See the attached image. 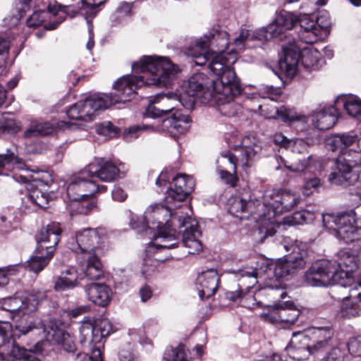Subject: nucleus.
<instances>
[{"instance_id": "0e129e2a", "label": "nucleus", "mask_w": 361, "mask_h": 361, "mask_svg": "<svg viewBox=\"0 0 361 361\" xmlns=\"http://www.w3.org/2000/svg\"><path fill=\"white\" fill-rule=\"evenodd\" d=\"M320 185V180L317 178H310L306 180L302 187V193L305 196L313 194Z\"/></svg>"}, {"instance_id": "6ab92c4d", "label": "nucleus", "mask_w": 361, "mask_h": 361, "mask_svg": "<svg viewBox=\"0 0 361 361\" xmlns=\"http://www.w3.org/2000/svg\"><path fill=\"white\" fill-rule=\"evenodd\" d=\"M173 224L174 227H178L179 229L185 228V230L183 231V243L189 249L188 253L195 254L202 250V246L200 240L201 232L198 229L197 221L192 219L187 212L184 215H178L177 224L173 221Z\"/></svg>"}, {"instance_id": "f8f14e48", "label": "nucleus", "mask_w": 361, "mask_h": 361, "mask_svg": "<svg viewBox=\"0 0 361 361\" xmlns=\"http://www.w3.org/2000/svg\"><path fill=\"white\" fill-rule=\"evenodd\" d=\"M305 282L307 285L328 287L335 284L342 286L343 279L341 276L336 262L323 259L314 262L305 272Z\"/></svg>"}, {"instance_id": "bf43d9fd", "label": "nucleus", "mask_w": 361, "mask_h": 361, "mask_svg": "<svg viewBox=\"0 0 361 361\" xmlns=\"http://www.w3.org/2000/svg\"><path fill=\"white\" fill-rule=\"evenodd\" d=\"M314 23L317 25V27L319 28L321 32L327 37L331 26V20L329 13L327 12H322L317 17V20Z\"/></svg>"}, {"instance_id": "a878e982", "label": "nucleus", "mask_w": 361, "mask_h": 361, "mask_svg": "<svg viewBox=\"0 0 361 361\" xmlns=\"http://www.w3.org/2000/svg\"><path fill=\"white\" fill-rule=\"evenodd\" d=\"M190 118L180 111H176L172 115L162 121L158 130L166 132L170 136L177 137L186 133L190 128Z\"/></svg>"}, {"instance_id": "0eeeda50", "label": "nucleus", "mask_w": 361, "mask_h": 361, "mask_svg": "<svg viewBox=\"0 0 361 361\" xmlns=\"http://www.w3.org/2000/svg\"><path fill=\"white\" fill-rule=\"evenodd\" d=\"M262 150L259 140L255 136H245L240 144L234 147V154L229 152L222 154L217 159V171L229 168L235 173L237 164L250 167L259 158Z\"/></svg>"}, {"instance_id": "603ef678", "label": "nucleus", "mask_w": 361, "mask_h": 361, "mask_svg": "<svg viewBox=\"0 0 361 361\" xmlns=\"http://www.w3.org/2000/svg\"><path fill=\"white\" fill-rule=\"evenodd\" d=\"M85 348L90 351L91 355L89 356L88 353H79L76 355L71 354V356L75 359V361H102V353L99 347L91 345L88 343H82Z\"/></svg>"}, {"instance_id": "72a5a7b5", "label": "nucleus", "mask_w": 361, "mask_h": 361, "mask_svg": "<svg viewBox=\"0 0 361 361\" xmlns=\"http://www.w3.org/2000/svg\"><path fill=\"white\" fill-rule=\"evenodd\" d=\"M208 84V79L206 78L204 76V82L202 84V89L204 90L209 91L211 93V97L208 98V99H205V102L203 101V98L199 99V102L202 104H207L209 101H211L212 99H214L218 106H219V110L221 112V114L228 116H235L238 114V112L240 110V106L239 104H237L234 102H233L234 98L237 97L238 95H234L232 99H221L219 98V93L214 92V91H212L210 88H208L207 85Z\"/></svg>"}, {"instance_id": "6e6552de", "label": "nucleus", "mask_w": 361, "mask_h": 361, "mask_svg": "<svg viewBox=\"0 0 361 361\" xmlns=\"http://www.w3.org/2000/svg\"><path fill=\"white\" fill-rule=\"evenodd\" d=\"M283 51L284 57L279 61V67L288 77L296 74L300 63L310 71L321 66V54L313 47L300 49L296 44H290L283 48Z\"/></svg>"}, {"instance_id": "864d4df0", "label": "nucleus", "mask_w": 361, "mask_h": 361, "mask_svg": "<svg viewBox=\"0 0 361 361\" xmlns=\"http://www.w3.org/2000/svg\"><path fill=\"white\" fill-rule=\"evenodd\" d=\"M162 361H188L185 346L179 345L176 348H166Z\"/></svg>"}, {"instance_id": "473e14b6", "label": "nucleus", "mask_w": 361, "mask_h": 361, "mask_svg": "<svg viewBox=\"0 0 361 361\" xmlns=\"http://www.w3.org/2000/svg\"><path fill=\"white\" fill-rule=\"evenodd\" d=\"M25 164L19 157L18 147L12 145L7 148L5 153L0 154V175L8 176L13 170L25 169Z\"/></svg>"}, {"instance_id": "680f3d73", "label": "nucleus", "mask_w": 361, "mask_h": 361, "mask_svg": "<svg viewBox=\"0 0 361 361\" xmlns=\"http://www.w3.org/2000/svg\"><path fill=\"white\" fill-rule=\"evenodd\" d=\"M346 350L353 356L361 357V337H352L345 343Z\"/></svg>"}, {"instance_id": "aec40b11", "label": "nucleus", "mask_w": 361, "mask_h": 361, "mask_svg": "<svg viewBox=\"0 0 361 361\" xmlns=\"http://www.w3.org/2000/svg\"><path fill=\"white\" fill-rule=\"evenodd\" d=\"M33 174L30 176H20L23 178V181L31 182L28 190L27 200L30 201L33 204L39 207L46 208L48 205L49 196L47 192L43 191L39 187H45L49 178V174L44 171L33 170Z\"/></svg>"}, {"instance_id": "c756f323", "label": "nucleus", "mask_w": 361, "mask_h": 361, "mask_svg": "<svg viewBox=\"0 0 361 361\" xmlns=\"http://www.w3.org/2000/svg\"><path fill=\"white\" fill-rule=\"evenodd\" d=\"M298 22L300 18L291 12L281 11L265 31L271 37H277L285 31L294 28Z\"/></svg>"}, {"instance_id": "412c9836", "label": "nucleus", "mask_w": 361, "mask_h": 361, "mask_svg": "<svg viewBox=\"0 0 361 361\" xmlns=\"http://www.w3.org/2000/svg\"><path fill=\"white\" fill-rule=\"evenodd\" d=\"M38 301L35 295L25 294L20 296L9 297L0 300V308L15 316H23L37 309Z\"/></svg>"}, {"instance_id": "c85d7f7f", "label": "nucleus", "mask_w": 361, "mask_h": 361, "mask_svg": "<svg viewBox=\"0 0 361 361\" xmlns=\"http://www.w3.org/2000/svg\"><path fill=\"white\" fill-rule=\"evenodd\" d=\"M337 114L333 105H319L311 114L312 125L320 130H329L336 123Z\"/></svg>"}, {"instance_id": "49530a36", "label": "nucleus", "mask_w": 361, "mask_h": 361, "mask_svg": "<svg viewBox=\"0 0 361 361\" xmlns=\"http://www.w3.org/2000/svg\"><path fill=\"white\" fill-rule=\"evenodd\" d=\"M314 219L315 214L313 212L303 209L283 218L281 225L295 226L309 224L313 221Z\"/></svg>"}, {"instance_id": "58836bf2", "label": "nucleus", "mask_w": 361, "mask_h": 361, "mask_svg": "<svg viewBox=\"0 0 361 361\" xmlns=\"http://www.w3.org/2000/svg\"><path fill=\"white\" fill-rule=\"evenodd\" d=\"M0 353L7 355L13 361H40L35 353L20 346L15 342L11 345V341L3 348Z\"/></svg>"}, {"instance_id": "39448f33", "label": "nucleus", "mask_w": 361, "mask_h": 361, "mask_svg": "<svg viewBox=\"0 0 361 361\" xmlns=\"http://www.w3.org/2000/svg\"><path fill=\"white\" fill-rule=\"evenodd\" d=\"M331 335L332 328L330 326L312 327L306 333H293L286 350L293 360H302L308 354L323 352Z\"/></svg>"}, {"instance_id": "6e6d98bb", "label": "nucleus", "mask_w": 361, "mask_h": 361, "mask_svg": "<svg viewBox=\"0 0 361 361\" xmlns=\"http://www.w3.org/2000/svg\"><path fill=\"white\" fill-rule=\"evenodd\" d=\"M12 338V325L8 322L0 321V350L6 346Z\"/></svg>"}, {"instance_id": "4be33fe9", "label": "nucleus", "mask_w": 361, "mask_h": 361, "mask_svg": "<svg viewBox=\"0 0 361 361\" xmlns=\"http://www.w3.org/2000/svg\"><path fill=\"white\" fill-rule=\"evenodd\" d=\"M120 169L112 162L103 158H97L88 164L82 175L87 173L90 177H97L104 182H111L120 177Z\"/></svg>"}, {"instance_id": "a19ab883", "label": "nucleus", "mask_w": 361, "mask_h": 361, "mask_svg": "<svg viewBox=\"0 0 361 361\" xmlns=\"http://www.w3.org/2000/svg\"><path fill=\"white\" fill-rule=\"evenodd\" d=\"M50 249V251L41 252L38 249V245L37 246L35 255L30 257L27 262V267L30 271L37 274L47 266L54 256L53 249Z\"/></svg>"}, {"instance_id": "dca6fc26", "label": "nucleus", "mask_w": 361, "mask_h": 361, "mask_svg": "<svg viewBox=\"0 0 361 361\" xmlns=\"http://www.w3.org/2000/svg\"><path fill=\"white\" fill-rule=\"evenodd\" d=\"M300 313V310L293 302L287 301L264 311L260 317L265 322L281 324L283 327L288 328L298 321Z\"/></svg>"}, {"instance_id": "f03ea898", "label": "nucleus", "mask_w": 361, "mask_h": 361, "mask_svg": "<svg viewBox=\"0 0 361 361\" xmlns=\"http://www.w3.org/2000/svg\"><path fill=\"white\" fill-rule=\"evenodd\" d=\"M300 197L290 190H267L263 195V202L257 205V215L260 226L259 232L265 237L272 236L281 221L276 219L281 213L290 211L300 202Z\"/></svg>"}, {"instance_id": "052dcab7", "label": "nucleus", "mask_w": 361, "mask_h": 361, "mask_svg": "<svg viewBox=\"0 0 361 361\" xmlns=\"http://www.w3.org/2000/svg\"><path fill=\"white\" fill-rule=\"evenodd\" d=\"M95 130L97 134L106 137H112L116 134V128L110 122L96 124Z\"/></svg>"}, {"instance_id": "a211bd4d", "label": "nucleus", "mask_w": 361, "mask_h": 361, "mask_svg": "<svg viewBox=\"0 0 361 361\" xmlns=\"http://www.w3.org/2000/svg\"><path fill=\"white\" fill-rule=\"evenodd\" d=\"M336 171L331 173L329 180L336 185H353L360 178V166L357 160L339 157L336 161Z\"/></svg>"}, {"instance_id": "774afa93", "label": "nucleus", "mask_w": 361, "mask_h": 361, "mask_svg": "<svg viewBox=\"0 0 361 361\" xmlns=\"http://www.w3.org/2000/svg\"><path fill=\"white\" fill-rule=\"evenodd\" d=\"M308 145L306 142L301 139L291 140L290 149L294 153L302 154L307 152Z\"/></svg>"}, {"instance_id": "f704fd0d", "label": "nucleus", "mask_w": 361, "mask_h": 361, "mask_svg": "<svg viewBox=\"0 0 361 361\" xmlns=\"http://www.w3.org/2000/svg\"><path fill=\"white\" fill-rule=\"evenodd\" d=\"M269 37L264 29L258 30H252L247 28L242 27L240 30L239 35L234 39L233 45L235 51H242L246 47H252L255 46L254 42L255 41H262Z\"/></svg>"}, {"instance_id": "69168bd1", "label": "nucleus", "mask_w": 361, "mask_h": 361, "mask_svg": "<svg viewBox=\"0 0 361 361\" xmlns=\"http://www.w3.org/2000/svg\"><path fill=\"white\" fill-rule=\"evenodd\" d=\"M31 0H17L16 3L18 14L15 16V21L17 22L30 8Z\"/></svg>"}, {"instance_id": "338daca9", "label": "nucleus", "mask_w": 361, "mask_h": 361, "mask_svg": "<svg viewBox=\"0 0 361 361\" xmlns=\"http://www.w3.org/2000/svg\"><path fill=\"white\" fill-rule=\"evenodd\" d=\"M219 176L222 180H224L226 184L231 185V187H235L238 180V178L235 176V173H231L228 171V170H224V169H220V171H218Z\"/></svg>"}, {"instance_id": "2f4dec72", "label": "nucleus", "mask_w": 361, "mask_h": 361, "mask_svg": "<svg viewBox=\"0 0 361 361\" xmlns=\"http://www.w3.org/2000/svg\"><path fill=\"white\" fill-rule=\"evenodd\" d=\"M261 112L267 118L281 119V121L291 123L295 121L307 122V118L302 114H298L295 110L288 109L284 106L280 108L276 106L267 107L264 105H260Z\"/></svg>"}, {"instance_id": "9b49d317", "label": "nucleus", "mask_w": 361, "mask_h": 361, "mask_svg": "<svg viewBox=\"0 0 361 361\" xmlns=\"http://www.w3.org/2000/svg\"><path fill=\"white\" fill-rule=\"evenodd\" d=\"M106 232L102 228H86L75 231L68 241V247L82 257L95 254H104L106 250Z\"/></svg>"}, {"instance_id": "2eb2a0df", "label": "nucleus", "mask_w": 361, "mask_h": 361, "mask_svg": "<svg viewBox=\"0 0 361 361\" xmlns=\"http://www.w3.org/2000/svg\"><path fill=\"white\" fill-rule=\"evenodd\" d=\"M113 331V326L109 319L92 320L87 317L80 327V341L81 343H88L90 346L92 344L95 345Z\"/></svg>"}, {"instance_id": "a18cd8bd", "label": "nucleus", "mask_w": 361, "mask_h": 361, "mask_svg": "<svg viewBox=\"0 0 361 361\" xmlns=\"http://www.w3.org/2000/svg\"><path fill=\"white\" fill-rule=\"evenodd\" d=\"M358 140L355 134H338L331 136L328 140L329 149L333 152L341 151L351 146Z\"/></svg>"}, {"instance_id": "c03bdc74", "label": "nucleus", "mask_w": 361, "mask_h": 361, "mask_svg": "<svg viewBox=\"0 0 361 361\" xmlns=\"http://www.w3.org/2000/svg\"><path fill=\"white\" fill-rule=\"evenodd\" d=\"M101 255L95 254L82 257L86 264L83 273L81 274L90 280H97L102 275V263L99 259Z\"/></svg>"}, {"instance_id": "e2e57ef3", "label": "nucleus", "mask_w": 361, "mask_h": 361, "mask_svg": "<svg viewBox=\"0 0 361 361\" xmlns=\"http://www.w3.org/2000/svg\"><path fill=\"white\" fill-rule=\"evenodd\" d=\"M148 128L154 129L153 127H149L145 125L130 127L124 132L123 137L127 142H130L138 137L142 131Z\"/></svg>"}, {"instance_id": "b1692460", "label": "nucleus", "mask_w": 361, "mask_h": 361, "mask_svg": "<svg viewBox=\"0 0 361 361\" xmlns=\"http://www.w3.org/2000/svg\"><path fill=\"white\" fill-rule=\"evenodd\" d=\"M64 20V13L61 9L49 6L47 11L34 12L27 20L28 27H36L42 24L47 30H54Z\"/></svg>"}, {"instance_id": "7ed1b4c3", "label": "nucleus", "mask_w": 361, "mask_h": 361, "mask_svg": "<svg viewBox=\"0 0 361 361\" xmlns=\"http://www.w3.org/2000/svg\"><path fill=\"white\" fill-rule=\"evenodd\" d=\"M209 67L216 78L212 82V91L220 94L219 98L231 99L239 95L242 88L239 79L232 67L237 60L236 53L232 50L226 53H209Z\"/></svg>"}, {"instance_id": "ddd939ff", "label": "nucleus", "mask_w": 361, "mask_h": 361, "mask_svg": "<svg viewBox=\"0 0 361 361\" xmlns=\"http://www.w3.org/2000/svg\"><path fill=\"white\" fill-rule=\"evenodd\" d=\"M170 178L168 172L162 171L156 180L159 187L168 188L164 201L169 204L183 202L195 189V182L192 176L178 174L173 178L169 187Z\"/></svg>"}, {"instance_id": "5701e85b", "label": "nucleus", "mask_w": 361, "mask_h": 361, "mask_svg": "<svg viewBox=\"0 0 361 361\" xmlns=\"http://www.w3.org/2000/svg\"><path fill=\"white\" fill-rule=\"evenodd\" d=\"M337 315L345 319L361 317V283L349 290V294L341 300Z\"/></svg>"}, {"instance_id": "4d7b16f0", "label": "nucleus", "mask_w": 361, "mask_h": 361, "mask_svg": "<svg viewBox=\"0 0 361 361\" xmlns=\"http://www.w3.org/2000/svg\"><path fill=\"white\" fill-rule=\"evenodd\" d=\"M159 261L150 258H145L144 259V264L142 269V274L145 279H151L154 274L158 271L157 264Z\"/></svg>"}, {"instance_id": "393cba45", "label": "nucleus", "mask_w": 361, "mask_h": 361, "mask_svg": "<svg viewBox=\"0 0 361 361\" xmlns=\"http://www.w3.org/2000/svg\"><path fill=\"white\" fill-rule=\"evenodd\" d=\"M220 276L215 269H209L197 275L196 288L201 300H206L212 296L217 290Z\"/></svg>"}, {"instance_id": "9d476101", "label": "nucleus", "mask_w": 361, "mask_h": 361, "mask_svg": "<svg viewBox=\"0 0 361 361\" xmlns=\"http://www.w3.org/2000/svg\"><path fill=\"white\" fill-rule=\"evenodd\" d=\"M283 247L288 255L279 259L275 264L274 273L277 278H283L303 269L307 263V245L301 241L286 237Z\"/></svg>"}, {"instance_id": "20e7f679", "label": "nucleus", "mask_w": 361, "mask_h": 361, "mask_svg": "<svg viewBox=\"0 0 361 361\" xmlns=\"http://www.w3.org/2000/svg\"><path fill=\"white\" fill-rule=\"evenodd\" d=\"M203 82L204 74H194L182 87L178 99L173 94H158L154 97L153 103L161 106L164 110L165 115L179 111L177 109L180 104L187 109H192L195 104L199 102L200 98H203V101L205 102V99L211 97L209 91L202 89Z\"/></svg>"}, {"instance_id": "423d86ee", "label": "nucleus", "mask_w": 361, "mask_h": 361, "mask_svg": "<svg viewBox=\"0 0 361 361\" xmlns=\"http://www.w3.org/2000/svg\"><path fill=\"white\" fill-rule=\"evenodd\" d=\"M166 205L161 204H151L145 212L143 221L138 224L133 218L131 219L130 225L133 229L138 232L151 230H159L166 227L174 226L173 221L177 224L178 215H184L190 210L188 205L185 204L180 207V211L172 214L171 210L176 207V203L169 204L166 201Z\"/></svg>"}, {"instance_id": "3c124183", "label": "nucleus", "mask_w": 361, "mask_h": 361, "mask_svg": "<svg viewBox=\"0 0 361 361\" xmlns=\"http://www.w3.org/2000/svg\"><path fill=\"white\" fill-rule=\"evenodd\" d=\"M80 185L78 191L80 192L81 200L92 196L95 192H102L106 190L105 185H97L94 181L87 180L80 177Z\"/></svg>"}, {"instance_id": "c9c22d12", "label": "nucleus", "mask_w": 361, "mask_h": 361, "mask_svg": "<svg viewBox=\"0 0 361 361\" xmlns=\"http://www.w3.org/2000/svg\"><path fill=\"white\" fill-rule=\"evenodd\" d=\"M156 242H151L147 247V252L151 253L159 248L172 249L177 246L176 231L171 227H166L157 230Z\"/></svg>"}, {"instance_id": "4c0bfd02", "label": "nucleus", "mask_w": 361, "mask_h": 361, "mask_svg": "<svg viewBox=\"0 0 361 361\" xmlns=\"http://www.w3.org/2000/svg\"><path fill=\"white\" fill-rule=\"evenodd\" d=\"M330 348L321 361H344L348 356L345 343L341 339L334 336V331L332 329V335L328 341L324 350Z\"/></svg>"}, {"instance_id": "13d9d810", "label": "nucleus", "mask_w": 361, "mask_h": 361, "mask_svg": "<svg viewBox=\"0 0 361 361\" xmlns=\"http://www.w3.org/2000/svg\"><path fill=\"white\" fill-rule=\"evenodd\" d=\"M19 264L8 265L0 268V286H4L8 283V277L15 275L20 271Z\"/></svg>"}, {"instance_id": "7c9ffc66", "label": "nucleus", "mask_w": 361, "mask_h": 361, "mask_svg": "<svg viewBox=\"0 0 361 361\" xmlns=\"http://www.w3.org/2000/svg\"><path fill=\"white\" fill-rule=\"evenodd\" d=\"M301 30L299 32L300 39L306 44H312L326 37L314 23V18L309 14L300 17Z\"/></svg>"}, {"instance_id": "4468645a", "label": "nucleus", "mask_w": 361, "mask_h": 361, "mask_svg": "<svg viewBox=\"0 0 361 361\" xmlns=\"http://www.w3.org/2000/svg\"><path fill=\"white\" fill-rule=\"evenodd\" d=\"M322 220L325 227L336 231L338 236L346 243L361 239V226L352 213L325 214Z\"/></svg>"}, {"instance_id": "79ce46f5", "label": "nucleus", "mask_w": 361, "mask_h": 361, "mask_svg": "<svg viewBox=\"0 0 361 361\" xmlns=\"http://www.w3.org/2000/svg\"><path fill=\"white\" fill-rule=\"evenodd\" d=\"M47 338L61 344L64 350L68 353L74 354L75 345L72 336L69 333L57 327H51V330L47 331Z\"/></svg>"}, {"instance_id": "37998d69", "label": "nucleus", "mask_w": 361, "mask_h": 361, "mask_svg": "<svg viewBox=\"0 0 361 361\" xmlns=\"http://www.w3.org/2000/svg\"><path fill=\"white\" fill-rule=\"evenodd\" d=\"M252 203L247 202L245 199L240 195L231 197L228 200V210L230 214L236 217L243 218V214L250 212L255 214V212L251 209Z\"/></svg>"}, {"instance_id": "09e8293b", "label": "nucleus", "mask_w": 361, "mask_h": 361, "mask_svg": "<svg viewBox=\"0 0 361 361\" xmlns=\"http://www.w3.org/2000/svg\"><path fill=\"white\" fill-rule=\"evenodd\" d=\"M55 130L54 125L48 122L39 123L34 121L31 126L24 132L25 137H32L51 134Z\"/></svg>"}, {"instance_id": "8fccbe9b", "label": "nucleus", "mask_w": 361, "mask_h": 361, "mask_svg": "<svg viewBox=\"0 0 361 361\" xmlns=\"http://www.w3.org/2000/svg\"><path fill=\"white\" fill-rule=\"evenodd\" d=\"M60 6L73 7L74 12L90 8L93 9L103 4V1L97 0H60Z\"/></svg>"}, {"instance_id": "ea45409f", "label": "nucleus", "mask_w": 361, "mask_h": 361, "mask_svg": "<svg viewBox=\"0 0 361 361\" xmlns=\"http://www.w3.org/2000/svg\"><path fill=\"white\" fill-rule=\"evenodd\" d=\"M82 274L79 273L74 267H69L61 271L58 279L55 282L54 288L56 290H64L72 288L78 285L79 281L82 279Z\"/></svg>"}, {"instance_id": "f257e3e1", "label": "nucleus", "mask_w": 361, "mask_h": 361, "mask_svg": "<svg viewBox=\"0 0 361 361\" xmlns=\"http://www.w3.org/2000/svg\"><path fill=\"white\" fill-rule=\"evenodd\" d=\"M132 68L135 72L142 73V75L121 77L114 85L113 94H95L79 100L66 111L68 118L78 122L92 121L96 111L130 100L136 90L143 85L167 87L179 71L168 58L153 56H144L132 64Z\"/></svg>"}, {"instance_id": "cd10ccee", "label": "nucleus", "mask_w": 361, "mask_h": 361, "mask_svg": "<svg viewBox=\"0 0 361 361\" xmlns=\"http://www.w3.org/2000/svg\"><path fill=\"white\" fill-rule=\"evenodd\" d=\"M80 185V177L75 178L73 180L68 183L66 186V193L68 198L71 201L70 204L71 214H87L88 212L95 207L94 202H80V192L78 191V186Z\"/></svg>"}, {"instance_id": "e433bc0d", "label": "nucleus", "mask_w": 361, "mask_h": 361, "mask_svg": "<svg viewBox=\"0 0 361 361\" xmlns=\"http://www.w3.org/2000/svg\"><path fill=\"white\" fill-rule=\"evenodd\" d=\"M85 290L87 299L97 305L104 307L111 300L112 291L106 284L92 283L87 285Z\"/></svg>"}, {"instance_id": "5fc2aeb1", "label": "nucleus", "mask_w": 361, "mask_h": 361, "mask_svg": "<svg viewBox=\"0 0 361 361\" xmlns=\"http://www.w3.org/2000/svg\"><path fill=\"white\" fill-rule=\"evenodd\" d=\"M20 130L19 123L13 118L4 116L0 120V133L15 134Z\"/></svg>"}, {"instance_id": "de8ad7c7", "label": "nucleus", "mask_w": 361, "mask_h": 361, "mask_svg": "<svg viewBox=\"0 0 361 361\" xmlns=\"http://www.w3.org/2000/svg\"><path fill=\"white\" fill-rule=\"evenodd\" d=\"M342 102L348 114L355 118L361 119V100L355 96L339 97L336 103Z\"/></svg>"}, {"instance_id": "f3484780", "label": "nucleus", "mask_w": 361, "mask_h": 361, "mask_svg": "<svg viewBox=\"0 0 361 361\" xmlns=\"http://www.w3.org/2000/svg\"><path fill=\"white\" fill-rule=\"evenodd\" d=\"M338 270L343 279L342 286H350L359 279V257L357 252L352 249H343L337 254Z\"/></svg>"}, {"instance_id": "bb28decb", "label": "nucleus", "mask_w": 361, "mask_h": 361, "mask_svg": "<svg viewBox=\"0 0 361 361\" xmlns=\"http://www.w3.org/2000/svg\"><path fill=\"white\" fill-rule=\"evenodd\" d=\"M62 231L63 228L58 222H51L43 227L37 240L39 250H41V252L50 251V248H52L53 253H54L56 246L60 241Z\"/></svg>"}, {"instance_id": "1a4fd4ad", "label": "nucleus", "mask_w": 361, "mask_h": 361, "mask_svg": "<svg viewBox=\"0 0 361 361\" xmlns=\"http://www.w3.org/2000/svg\"><path fill=\"white\" fill-rule=\"evenodd\" d=\"M229 35L225 30H215L200 38L187 50L186 54L191 57L197 66H204L207 62L209 53H226L229 44Z\"/></svg>"}]
</instances>
